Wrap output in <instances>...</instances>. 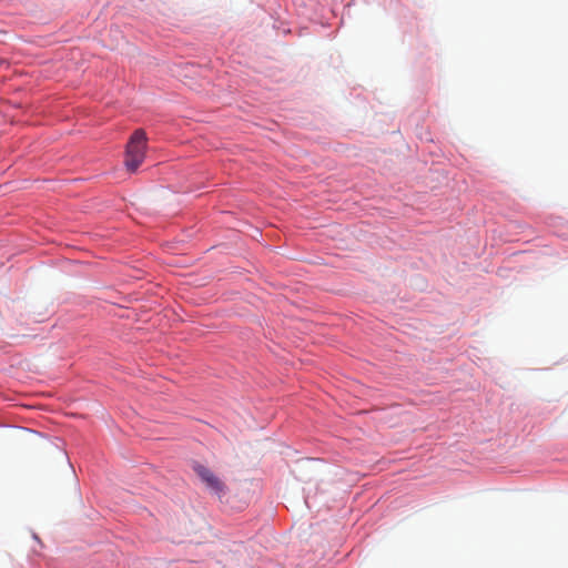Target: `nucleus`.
I'll return each instance as SVG.
<instances>
[{
    "mask_svg": "<svg viewBox=\"0 0 568 568\" xmlns=\"http://www.w3.org/2000/svg\"><path fill=\"white\" fill-rule=\"evenodd\" d=\"M146 133L142 129H138L131 135L125 151V168L130 172H135L143 163L146 151Z\"/></svg>",
    "mask_w": 568,
    "mask_h": 568,
    "instance_id": "obj_1",
    "label": "nucleus"
},
{
    "mask_svg": "<svg viewBox=\"0 0 568 568\" xmlns=\"http://www.w3.org/2000/svg\"><path fill=\"white\" fill-rule=\"evenodd\" d=\"M193 470L201 478V480L206 485V487L209 489H211L215 494H221L224 491L225 485L207 467H205L199 463H195L193 465Z\"/></svg>",
    "mask_w": 568,
    "mask_h": 568,
    "instance_id": "obj_2",
    "label": "nucleus"
}]
</instances>
